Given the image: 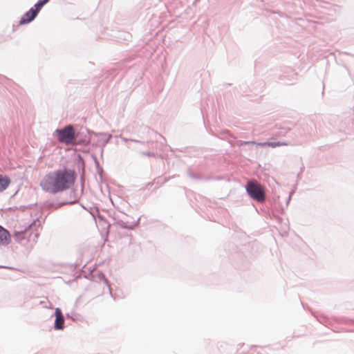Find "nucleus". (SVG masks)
Here are the masks:
<instances>
[{
  "label": "nucleus",
  "instance_id": "f3484780",
  "mask_svg": "<svg viewBox=\"0 0 354 354\" xmlns=\"http://www.w3.org/2000/svg\"><path fill=\"white\" fill-rule=\"evenodd\" d=\"M258 143L259 142H257L255 141H243V140H240L238 142V145L239 147H241V146H257L258 147Z\"/></svg>",
  "mask_w": 354,
  "mask_h": 354
},
{
  "label": "nucleus",
  "instance_id": "b1692460",
  "mask_svg": "<svg viewBox=\"0 0 354 354\" xmlns=\"http://www.w3.org/2000/svg\"><path fill=\"white\" fill-rule=\"evenodd\" d=\"M294 193H295V191H294V190H292V191L290 192V194H289V195H288V198H287V200H286V207H288V204H289V203H290V201L291 197H292V196L294 194Z\"/></svg>",
  "mask_w": 354,
  "mask_h": 354
},
{
  "label": "nucleus",
  "instance_id": "dca6fc26",
  "mask_svg": "<svg viewBox=\"0 0 354 354\" xmlns=\"http://www.w3.org/2000/svg\"><path fill=\"white\" fill-rule=\"evenodd\" d=\"M46 3L44 1V0H38L35 3V5L33 6V7H32L31 8H32L33 10H35V12H37V14L38 15L40 12V10H41V8L44 6V5H46Z\"/></svg>",
  "mask_w": 354,
  "mask_h": 354
},
{
  "label": "nucleus",
  "instance_id": "423d86ee",
  "mask_svg": "<svg viewBox=\"0 0 354 354\" xmlns=\"http://www.w3.org/2000/svg\"><path fill=\"white\" fill-rule=\"evenodd\" d=\"M75 191H71L68 198L66 200L59 203H54L47 201L44 203L43 205L48 209H58L66 205L75 204L77 202L76 199H75Z\"/></svg>",
  "mask_w": 354,
  "mask_h": 354
},
{
  "label": "nucleus",
  "instance_id": "cd10ccee",
  "mask_svg": "<svg viewBox=\"0 0 354 354\" xmlns=\"http://www.w3.org/2000/svg\"><path fill=\"white\" fill-rule=\"evenodd\" d=\"M153 185V183H149L147 185V187H149L150 186H152Z\"/></svg>",
  "mask_w": 354,
  "mask_h": 354
},
{
  "label": "nucleus",
  "instance_id": "2f4dec72",
  "mask_svg": "<svg viewBox=\"0 0 354 354\" xmlns=\"http://www.w3.org/2000/svg\"><path fill=\"white\" fill-rule=\"evenodd\" d=\"M0 268H4V266H0Z\"/></svg>",
  "mask_w": 354,
  "mask_h": 354
},
{
  "label": "nucleus",
  "instance_id": "7ed1b4c3",
  "mask_svg": "<svg viewBox=\"0 0 354 354\" xmlns=\"http://www.w3.org/2000/svg\"><path fill=\"white\" fill-rule=\"evenodd\" d=\"M245 189L248 196L258 202L263 203L266 200V193L264 187L257 180H249L247 181Z\"/></svg>",
  "mask_w": 354,
  "mask_h": 354
},
{
  "label": "nucleus",
  "instance_id": "c756f323",
  "mask_svg": "<svg viewBox=\"0 0 354 354\" xmlns=\"http://www.w3.org/2000/svg\"><path fill=\"white\" fill-rule=\"evenodd\" d=\"M80 267V265H75V268H78Z\"/></svg>",
  "mask_w": 354,
  "mask_h": 354
},
{
  "label": "nucleus",
  "instance_id": "2eb2a0df",
  "mask_svg": "<svg viewBox=\"0 0 354 354\" xmlns=\"http://www.w3.org/2000/svg\"><path fill=\"white\" fill-rule=\"evenodd\" d=\"M74 141H75L77 144L79 145L87 146L91 142V138L86 136L82 138H79V133H77V137Z\"/></svg>",
  "mask_w": 354,
  "mask_h": 354
},
{
  "label": "nucleus",
  "instance_id": "a878e982",
  "mask_svg": "<svg viewBox=\"0 0 354 354\" xmlns=\"http://www.w3.org/2000/svg\"><path fill=\"white\" fill-rule=\"evenodd\" d=\"M78 156H79V158L80 159V160L82 161V170L84 171V167H85L84 161L82 157L80 155H79Z\"/></svg>",
  "mask_w": 354,
  "mask_h": 354
},
{
  "label": "nucleus",
  "instance_id": "a211bd4d",
  "mask_svg": "<svg viewBox=\"0 0 354 354\" xmlns=\"http://www.w3.org/2000/svg\"><path fill=\"white\" fill-rule=\"evenodd\" d=\"M187 172V175L193 179H196V180L201 179V177L199 174L193 173L190 169H188Z\"/></svg>",
  "mask_w": 354,
  "mask_h": 354
},
{
  "label": "nucleus",
  "instance_id": "4be33fe9",
  "mask_svg": "<svg viewBox=\"0 0 354 354\" xmlns=\"http://www.w3.org/2000/svg\"><path fill=\"white\" fill-rule=\"evenodd\" d=\"M120 138H121L124 142L131 141V142H139V143L145 144L144 142H140V141H139L138 140L128 139V138H123V137H122V135H120Z\"/></svg>",
  "mask_w": 354,
  "mask_h": 354
},
{
  "label": "nucleus",
  "instance_id": "f03ea898",
  "mask_svg": "<svg viewBox=\"0 0 354 354\" xmlns=\"http://www.w3.org/2000/svg\"><path fill=\"white\" fill-rule=\"evenodd\" d=\"M39 227L40 222L38 218H36L32 223L29 224L24 230L20 231H15L13 234V238L15 241L21 244L25 245L26 242L32 240L34 242L37 241V239L39 236V232H36L35 233L32 232L33 228L35 229L36 227Z\"/></svg>",
  "mask_w": 354,
  "mask_h": 354
},
{
  "label": "nucleus",
  "instance_id": "7c9ffc66",
  "mask_svg": "<svg viewBox=\"0 0 354 354\" xmlns=\"http://www.w3.org/2000/svg\"><path fill=\"white\" fill-rule=\"evenodd\" d=\"M46 3L50 1V0H44Z\"/></svg>",
  "mask_w": 354,
  "mask_h": 354
},
{
  "label": "nucleus",
  "instance_id": "ddd939ff",
  "mask_svg": "<svg viewBox=\"0 0 354 354\" xmlns=\"http://www.w3.org/2000/svg\"><path fill=\"white\" fill-rule=\"evenodd\" d=\"M10 178L6 176L0 174V192L6 190L10 184Z\"/></svg>",
  "mask_w": 354,
  "mask_h": 354
},
{
  "label": "nucleus",
  "instance_id": "9d476101",
  "mask_svg": "<svg viewBox=\"0 0 354 354\" xmlns=\"http://www.w3.org/2000/svg\"><path fill=\"white\" fill-rule=\"evenodd\" d=\"M92 277L93 278V281L96 282H103L106 286H107L110 295L113 297L109 281L102 271H97L96 274H93Z\"/></svg>",
  "mask_w": 354,
  "mask_h": 354
},
{
  "label": "nucleus",
  "instance_id": "39448f33",
  "mask_svg": "<svg viewBox=\"0 0 354 354\" xmlns=\"http://www.w3.org/2000/svg\"><path fill=\"white\" fill-rule=\"evenodd\" d=\"M129 217V216L125 214L123 215L115 214L113 216V220L115 223L120 228L133 230L138 226L140 217H139L136 221H130Z\"/></svg>",
  "mask_w": 354,
  "mask_h": 354
},
{
  "label": "nucleus",
  "instance_id": "1a4fd4ad",
  "mask_svg": "<svg viewBox=\"0 0 354 354\" xmlns=\"http://www.w3.org/2000/svg\"><path fill=\"white\" fill-rule=\"evenodd\" d=\"M11 242V234L10 232L0 225V245L6 246Z\"/></svg>",
  "mask_w": 354,
  "mask_h": 354
},
{
  "label": "nucleus",
  "instance_id": "6e6552de",
  "mask_svg": "<svg viewBox=\"0 0 354 354\" xmlns=\"http://www.w3.org/2000/svg\"><path fill=\"white\" fill-rule=\"evenodd\" d=\"M35 10H32V8H30L28 11H26L21 17L19 20V24L20 25H24L28 24L30 22H32L37 16Z\"/></svg>",
  "mask_w": 354,
  "mask_h": 354
},
{
  "label": "nucleus",
  "instance_id": "5701e85b",
  "mask_svg": "<svg viewBox=\"0 0 354 354\" xmlns=\"http://www.w3.org/2000/svg\"><path fill=\"white\" fill-rule=\"evenodd\" d=\"M91 157L95 163V166L100 165V162H99L97 156L94 153H91Z\"/></svg>",
  "mask_w": 354,
  "mask_h": 354
},
{
  "label": "nucleus",
  "instance_id": "c85d7f7f",
  "mask_svg": "<svg viewBox=\"0 0 354 354\" xmlns=\"http://www.w3.org/2000/svg\"><path fill=\"white\" fill-rule=\"evenodd\" d=\"M239 346H240V347L241 348V347L244 346H245V344H241V345L239 344Z\"/></svg>",
  "mask_w": 354,
  "mask_h": 354
},
{
  "label": "nucleus",
  "instance_id": "9b49d317",
  "mask_svg": "<svg viewBox=\"0 0 354 354\" xmlns=\"http://www.w3.org/2000/svg\"><path fill=\"white\" fill-rule=\"evenodd\" d=\"M280 80L288 84H293L297 80V73L290 70V74H283L280 76Z\"/></svg>",
  "mask_w": 354,
  "mask_h": 354
},
{
  "label": "nucleus",
  "instance_id": "0eeeda50",
  "mask_svg": "<svg viewBox=\"0 0 354 354\" xmlns=\"http://www.w3.org/2000/svg\"><path fill=\"white\" fill-rule=\"evenodd\" d=\"M54 314L55 316L54 329L56 330H63L64 328L65 319L62 310L59 308H56Z\"/></svg>",
  "mask_w": 354,
  "mask_h": 354
},
{
  "label": "nucleus",
  "instance_id": "4468645a",
  "mask_svg": "<svg viewBox=\"0 0 354 354\" xmlns=\"http://www.w3.org/2000/svg\"><path fill=\"white\" fill-rule=\"evenodd\" d=\"M258 145H260L261 147H270L274 148L279 146L287 145V144L280 141H267L258 143Z\"/></svg>",
  "mask_w": 354,
  "mask_h": 354
},
{
  "label": "nucleus",
  "instance_id": "20e7f679",
  "mask_svg": "<svg viewBox=\"0 0 354 354\" xmlns=\"http://www.w3.org/2000/svg\"><path fill=\"white\" fill-rule=\"evenodd\" d=\"M53 135L60 143L68 145L74 142L77 137L73 127L71 124L66 125L62 128H57Z\"/></svg>",
  "mask_w": 354,
  "mask_h": 354
},
{
  "label": "nucleus",
  "instance_id": "393cba45",
  "mask_svg": "<svg viewBox=\"0 0 354 354\" xmlns=\"http://www.w3.org/2000/svg\"><path fill=\"white\" fill-rule=\"evenodd\" d=\"M313 315H314L315 317H317V320H318L320 323H323L324 322H325V321L327 319L326 317V316H324V315H323V316H321V317H317L315 314H313Z\"/></svg>",
  "mask_w": 354,
  "mask_h": 354
},
{
  "label": "nucleus",
  "instance_id": "f8f14e48",
  "mask_svg": "<svg viewBox=\"0 0 354 354\" xmlns=\"http://www.w3.org/2000/svg\"><path fill=\"white\" fill-rule=\"evenodd\" d=\"M86 130L87 133L90 134V135H94L95 136H107V138L102 142V147H104L109 142L110 140L112 138L111 134H107V133H103V132L97 133V132H95L88 129H86Z\"/></svg>",
  "mask_w": 354,
  "mask_h": 354
},
{
  "label": "nucleus",
  "instance_id": "f257e3e1",
  "mask_svg": "<svg viewBox=\"0 0 354 354\" xmlns=\"http://www.w3.org/2000/svg\"><path fill=\"white\" fill-rule=\"evenodd\" d=\"M76 177V173L73 169H59L46 174L40 181L39 185L44 192L57 194L73 185Z\"/></svg>",
  "mask_w": 354,
  "mask_h": 354
},
{
  "label": "nucleus",
  "instance_id": "412c9836",
  "mask_svg": "<svg viewBox=\"0 0 354 354\" xmlns=\"http://www.w3.org/2000/svg\"><path fill=\"white\" fill-rule=\"evenodd\" d=\"M141 153L142 156H147V157H155L156 156L155 153L150 152V151H142Z\"/></svg>",
  "mask_w": 354,
  "mask_h": 354
},
{
  "label": "nucleus",
  "instance_id": "bb28decb",
  "mask_svg": "<svg viewBox=\"0 0 354 354\" xmlns=\"http://www.w3.org/2000/svg\"><path fill=\"white\" fill-rule=\"evenodd\" d=\"M103 153H104V147H102V148L100 149V156L102 158L103 157Z\"/></svg>",
  "mask_w": 354,
  "mask_h": 354
},
{
  "label": "nucleus",
  "instance_id": "6ab92c4d",
  "mask_svg": "<svg viewBox=\"0 0 354 354\" xmlns=\"http://www.w3.org/2000/svg\"><path fill=\"white\" fill-rule=\"evenodd\" d=\"M96 171L97 174L99 175L100 179H102V174L104 173V169L100 165L95 166Z\"/></svg>",
  "mask_w": 354,
  "mask_h": 354
},
{
  "label": "nucleus",
  "instance_id": "aec40b11",
  "mask_svg": "<svg viewBox=\"0 0 354 354\" xmlns=\"http://www.w3.org/2000/svg\"><path fill=\"white\" fill-rule=\"evenodd\" d=\"M11 82V80L10 79H8L7 77L0 74V84H5L7 82Z\"/></svg>",
  "mask_w": 354,
  "mask_h": 354
}]
</instances>
